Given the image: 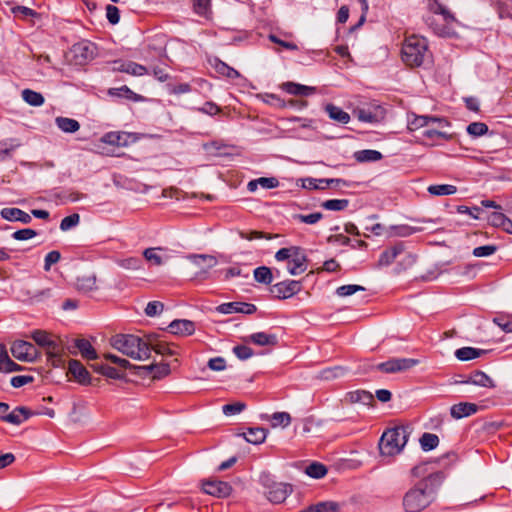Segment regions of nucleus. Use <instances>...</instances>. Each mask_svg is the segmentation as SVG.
<instances>
[{
  "instance_id": "nucleus-8",
  "label": "nucleus",
  "mask_w": 512,
  "mask_h": 512,
  "mask_svg": "<svg viewBox=\"0 0 512 512\" xmlns=\"http://www.w3.org/2000/svg\"><path fill=\"white\" fill-rule=\"evenodd\" d=\"M419 363L417 359L412 358H392L374 366L377 370L384 373H396L406 371Z\"/></svg>"
},
{
  "instance_id": "nucleus-30",
  "label": "nucleus",
  "mask_w": 512,
  "mask_h": 512,
  "mask_svg": "<svg viewBox=\"0 0 512 512\" xmlns=\"http://www.w3.org/2000/svg\"><path fill=\"white\" fill-rule=\"evenodd\" d=\"M488 351L484 349H478L474 347H462L455 351V357L460 361H469L478 358Z\"/></svg>"
},
{
  "instance_id": "nucleus-14",
  "label": "nucleus",
  "mask_w": 512,
  "mask_h": 512,
  "mask_svg": "<svg viewBox=\"0 0 512 512\" xmlns=\"http://www.w3.org/2000/svg\"><path fill=\"white\" fill-rule=\"evenodd\" d=\"M438 124L440 128L448 127L449 122L440 117L436 116H414L412 120L409 121L408 127L410 130H417L420 128L429 127L430 125Z\"/></svg>"
},
{
  "instance_id": "nucleus-36",
  "label": "nucleus",
  "mask_w": 512,
  "mask_h": 512,
  "mask_svg": "<svg viewBox=\"0 0 512 512\" xmlns=\"http://www.w3.org/2000/svg\"><path fill=\"white\" fill-rule=\"evenodd\" d=\"M422 230V227H412L405 224L395 225L390 227V235L396 237H408Z\"/></svg>"
},
{
  "instance_id": "nucleus-35",
  "label": "nucleus",
  "mask_w": 512,
  "mask_h": 512,
  "mask_svg": "<svg viewBox=\"0 0 512 512\" xmlns=\"http://www.w3.org/2000/svg\"><path fill=\"white\" fill-rule=\"evenodd\" d=\"M148 340L149 341L146 342V341H144L141 338V345H139L138 348L136 349L132 359H135V360H146V359L150 358L151 351L153 350L152 349V344H153V337H152V335H150L148 337Z\"/></svg>"
},
{
  "instance_id": "nucleus-17",
  "label": "nucleus",
  "mask_w": 512,
  "mask_h": 512,
  "mask_svg": "<svg viewBox=\"0 0 512 512\" xmlns=\"http://www.w3.org/2000/svg\"><path fill=\"white\" fill-rule=\"evenodd\" d=\"M307 256L302 248L288 261L287 270L291 275H299L307 269Z\"/></svg>"
},
{
  "instance_id": "nucleus-29",
  "label": "nucleus",
  "mask_w": 512,
  "mask_h": 512,
  "mask_svg": "<svg viewBox=\"0 0 512 512\" xmlns=\"http://www.w3.org/2000/svg\"><path fill=\"white\" fill-rule=\"evenodd\" d=\"M341 506L338 502L323 501L309 505L298 512H340Z\"/></svg>"
},
{
  "instance_id": "nucleus-33",
  "label": "nucleus",
  "mask_w": 512,
  "mask_h": 512,
  "mask_svg": "<svg viewBox=\"0 0 512 512\" xmlns=\"http://www.w3.org/2000/svg\"><path fill=\"white\" fill-rule=\"evenodd\" d=\"M55 123L65 133H75L80 129V123L72 118L59 116L55 119Z\"/></svg>"
},
{
  "instance_id": "nucleus-60",
  "label": "nucleus",
  "mask_w": 512,
  "mask_h": 512,
  "mask_svg": "<svg viewBox=\"0 0 512 512\" xmlns=\"http://www.w3.org/2000/svg\"><path fill=\"white\" fill-rule=\"evenodd\" d=\"M323 218V214L321 212H314L309 215L303 214H295L293 215V219L298 220L305 224H315Z\"/></svg>"
},
{
  "instance_id": "nucleus-18",
  "label": "nucleus",
  "mask_w": 512,
  "mask_h": 512,
  "mask_svg": "<svg viewBox=\"0 0 512 512\" xmlns=\"http://www.w3.org/2000/svg\"><path fill=\"white\" fill-rule=\"evenodd\" d=\"M479 410V406L470 402H460L458 404H454L450 408V415L454 419H462L464 417L471 416L477 413Z\"/></svg>"
},
{
  "instance_id": "nucleus-58",
  "label": "nucleus",
  "mask_w": 512,
  "mask_h": 512,
  "mask_svg": "<svg viewBox=\"0 0 512 512\" xmlns=\"http://www.w3.org/2000/svg\"><path fill=\"white\" fill-rule=\"evenodd\" d=\"M80 222V215L73 213L69 216L64 217L60 223V229L62 231H68L71 228L76 227Z\"/></svg>"
},
{
  "instance_id": "nucleus-62",
  "label": "nucleus",
  "mask_w": 512,
  "mask_h": 512,
  "mask_svg": "<svg viewBox=\"0 0 512 512\" xmlns=\"http://www.w3.org/2000/svg\"><path fill=\"white\" fill-rule=\"evenodd\" d=\"M498 250V246L490 244L479 246L473 249L472 254L475 257H488L493 255Z\"/></svg>"
},
{
  "instance_id": "nucleus-32",
  "label": "nucleus",
  "mask_w": 512,
  "mask_h": 512,
  "mask_svg": "<svg viewBox=\"0 0 512 512\" xmlns=\"http://www.w3.org/2000/svg\"><path fill=\"white\" fill-rule=\"evenodd\" d=\"M267 431L264 428L256 427L249 428L246 433H243V437L248 443L257 445L265 441Z\"/></svg>"
},
{
  "instance_id": "nucleus-34",
  "label": "nucleus",
  "mask_w": 512,
  "mask_h": 512,
  "mask_svg": "<svg viewBox=\"0 0 512 512\" xmlns=\"http://www.w3.org/2000/svg\"><path fill=\"white\" fill-rule=\"evenodd\" d=\"M262 418L269 420L273 428L278 426L285 428L291 423V416L287 412H275L271 416L265 415Z\"/></svg>"
},
{
  "instance_id": "nucleus-16",
  "label": "nucleus",
  "mask_w": 512,
  "mask_h": 512,
  "mask_svg": "<svg viewBox=\"0 0 512 512\" xmlns=\"http://www.w3.org/2000/svg\"><path fill=\"white\" fill-rule=\"evenodd\" d=\"M75 288L82 294H90L98 290L95 273L83 274L76 278Z\"/></svg>"
},
{
  "instance_id": "nucleus-6",
  "label": "nucleus",
  "mask_w": 512,
  "mask_h": 512,
  "mask_svg": "<svg viewBox=\"0 0 512 512\" xmlns=\"http://www.w3.org/2000/svg\"><path fill=\"white\" fill-rule=\"evenodd\" d=\"M71 61L75 65H84L91 61L95 55V46L87 41L76 43L72 46L71 50Z\"/></svg>"
},
{
  "instance_id": "nucleus-4",
  "label": "nucleus",
  "mask_w": 512,
  "mask_h": 512,
  "mask_svg": "<svg viewBox=\"0 0 512 512\" xmlns=\"http://www.w3.org/2000/svg\"><path fill=\"white\" fill-rule=\"evenodd\" d=\"M262 487L265 489L267 499L275 504L285 501L293 491L292 485L276 482L269 473H262L259 477Z\"/></svg>"
},
{
  "instance_id": "nucleus-3",
  "label": "nucleus",
  "mask_w": 512,
  "mask_h": 512,
  "mask_svg": "<svg viewBox=\"0 0 512 512\" xmlns=\"http://www.w3.org/2000/svg\"><path fill=\"white\" fill-rule=\"evenodd\" d=\"M434 500L425 490L424 483H416L403 496V508L406 512H420Z\"/></svg>"
},
{
  "instance_id": "nucleus-26",
  "label": "nucleus",
  "mask_w": 512,
  "mask_h": 512,
  "mask_svg": "<svg viewBox=\"0 0 512 512\" xmlns=\"http://www.w3.org/2000/svg\"><path fill=\"white\" fill-rule=\"evenodd\" d=\"M445 478V475L443 472L438 471L435 473L430 474L425 479L419 481L418 483H424L425 490L429 492L431 497H434L436 491L441 486Z\"/></svg>"
},
{
  "instance_id": "nucleus-38",
  "label": "nucleus",
  "mask_w": 512,
  "mask_h": 512,
  "mask_svg": "<svg viewBox=\"0 0 512 512\" xmlns=\"http://www.w3.org/2000/svg\"><path fill=\"white\" fill-rule=\"evenodd\" d=\"M355 159L360 162H375L382 159V154L377 150L365 149L354 154Z\"/></svg>"
},
{
  "instance_id": "nucleus-50",
  "label": "nucleus",
  "mask_w": 512,
  "mask_h": 512,
  "mask_svg": "<svg viewBox=\"0 0 512 512\" xmlns=\"http://www.w3.org/2000/svg\"><path fill=\"white\" fill-rule=\"evenodd\" d=\"M430 10L434 14L442 15L445 22H447V23L455 21L454 15L445 6L438 3L436 0H434L433 4H430Z\"/></svg>"
},
{
  "instance_id": "nucleus-43",
  "label": "nucleus",
  "mask_w": 512,
  "mask_h": 512,
  "mask_svg": "<svg viewBox=\"0 0 512 512\" xmlns=\"http://www.w3.org/2000/svg\"><path fill=\"white\" fill-rule=\"evenodd\" d=\"M427 190L431 195L445 196L455 194L457 192V187L450 184H438L430 185Z\"/></svg>"
},
{
  "instance_id": "nucleus-22",
  "label": "nucleus",
  "mask_w": 512,
  "mask_h": 512,
  "mask_svg": "<svg viewBox=\"0 0 512 512\" xmlns=\"http://www.w3.org/2000/svg\"><path fill=\"white\" fill-rule=\"evenodd\" d=\"M0 215L3 219L10 222H21L23 224H29L32 221L31 215L19 208H3L0 211Z\"/></svg>"
},
{
  "instance_id": "nucleus-20",
  "label": "nucleus",
  "mask_w": 512,
  "mask_h": 512,
  "mask_svg": "<svg viewBox=\"0 0 512 512\" xmlns=\"http://www.w3.org/2000/svg\"><path fill=\"white\" fill-rule=\"evenodd\" d=\"M405 246L403 242H399L394 246L384 250L379 257L377 265L379 267L389 266L394 262L396 257L404 252Z\"/></svg>"
},
{
  "instance_id": "nucleus-64",
  "label": "nucleus",
  "mask_w": 512,
  "mask_h": 512,
  "mask_svg": "<svg viewBox=\"0 0 512 512\" xmlns=\"http://www.w3.org/2000/svg\"><path fill=\"white\" fill-rule=\"evenodd\" d=\"M364 290H365V288L363 286L349 284V285H343V286L338 287L336 290V294L340 297H346V296L353 295L354 293H356L358 291H364Z\"/></svg>"
},
{
  "instance_id": "nucleus-51",
  "label": "nucleus",
  "mask_w": 512,
  "mask_h": 512,
  "mask_svg": "<svg viewBox=\"0 0 512 512\" xmlns=\"http://www.w3.org/2000/svg\"><path fill=\"white\" fill-rule=\"evenodd\" d=\"M162 250L163 248L161 247L147 248L143 251V256L148 262H151L156 266H160L162 265L163 260L162 257L157 253V251Z\"/></svg>"
},
{
  "instance_id": "nucleus-19",
  "label": "nucleus",
  "mask_w": 512,
  "mask_h": 512,
  "mask_svg": "<svg viewBox=\"0 0 512 512\" xmlns=\"http://www.w3.org/2000/svg\"><path fill=\"white\" fill-rule=\"evenodd\" d=\"M168 329L175 335L190 336L195 332V323L191 320L176 319L169 324Z\"/></svg>"
},
{
  "instance_id": "nucleus-63",
  "label": "nucleus",
  "mask_w": 512,
  "mask_h": 512,
  "mask_svg": "<svg viewBox=\"0 0 512 512\" xmlns=\"http://www.w3.org/2000/svg\"><path fill=\"white\" fill-rule=\"evenodd\" d=\"M148 70L145 66L133 61H127L126 73L132 76H143L147 74Z\"/></svg>"
},
{
  "instance_id": "nucleus-24",
  "label": "nucleus",
  "mask_w": 512,
  "mask_h": 512,
  "mask_svg": "<svg viewBox=\"0 0 512 512\" xmlns=\"http://www.w3.org/2000/svg\"><path fill=\"white\" fill-rule=\"evenodd\" d=\"M462 384H473L485 388H495L494 380L483 371H475L467 380L460 381Z\"/></svg>"
},
{
  "instance_id": "nucleus-25",
  "label": "nucleus",
  "mask_w": 512,
  "mask_h": 512,
  "mask_svg": "<svg viewBox=\"0 0 512 512\" xmlns=\"http://www.w3.org/2000/svg\"><path fill=\"white\" fill-rule=\"evenodd\" d=\"M345 401L350 404L361 403L363 405H371L374 402V397L369 391L355 390L346 393Z\"/></svg>"
},
{
  "instance_id": "nucleus-44",
  "label": "nucleus",
  "mask_w": 512,
  "mask_h": 512,
  "mask_svg": "<svg viewBox=\"0 0 512 512\" xmlns=\"http://www.w3.org/2000/svg\"><path fill=\"white\" fill-rule=\"evenodd\" d=\"M193 11L202 17L208 18L211 11V0H192Z\"/></svg>"
},
{
  "instance_id": "nucleus-42",
  "label": "nucleus",
  "mask_w": 512,
  "mask_h": 512,
  "mask_svg": "<svg viewBox=\"0 0 512 512\" xmlns=\"http://www.w3.org/2000/svg\"><path fill=\"white\" fill-rule=\"evenodd\" d=\"M22 98L26 103L35 107L41 106L45 101L41 93L31 89H24L22 91Z\"/></svg>"
},
{
  "instance_id": "nucleus-41",
  "label": "nucleus",
  "mask_w": 512,
  "mask_h": 512,
  "mask_svg": "<svg viewBox=\"0 0 512 512\" xmlns=\"http://www.w3.org/2000/svg\"><path fill=\"white\" fill-rule=\"evenodd\" d=\"M444 128H440L438 124L430 125L429 127H426L425 130L422 132V136L431 140L436 139H448L450 135L443 130Z\"/></svg>"
},
{
  "instance_id": "nucleus-2",
  "label": "nucleus",
  "mask_w": 512,
  "mask_h": 512,
  "mask_svg": "<svg viewBox=\"0 0 512 512\" xmlns=\"http://www.w3.org/2000/svg\"><path fill=\"white\" fill-rule=\"evenodd\" d=\"M428 57V43L423 37H407L402 46V60L410 67L421 66Z\"/></svg>"
},
{
  "instance_id": "nucleus-31",
  "label": "nucleus",
  "mask_w": 512,
  "mask_h": 512,
  "mask_svg": "<svg viewBox=\"0 0 512 512\" xmlns=\"http://www.w3.org/2000/svg\"><path fill=\"white\" fill-rule=\"evenodd\" d=\"M325 111L332 120L338 123L347 124L350 121V115L334 104H327L325 106Z\"/></svg>"
},
{
  "instance_id": "nucleus-7",
  "label": "nucleus",
  "mask_w": 512,
  "mask_h": 512,
  "mask_svg": "<svg viewBox=\"0 0 512 512\" xmlns=\"http://www.w3.org/2000/svg\"><path fill=\"white\" fill-rule=\"evenodd\" d=\"M11 353L16 359L26 362H34L39 356L36 347L24 340L15 341L11 346Z\"/></svg>"
},
{
  "instance_id": "nucleus-15",
  "label": "nucleus",
  "mask_w": 512,
  "mask_h": 512,
  "mask_svg": "<svg viewBox=\"0 0 512 512\" xmlns=\"http://www.w3.org/2000/svg\"><path fill=\"white\" fill-rule=\"evenodd\" d=\"M216 310L222 314L242 313L250 315L256 312L257 307L246 302H228L219 305Z\"/></svg>"
},
{
  "instance_id": "nucleus-40",
  "label": "nucleus",
  "mask_w": 512,
  "mask_h": 512,
  "mask_svg": "<svg viewBox=\"0 0 512 512\" xmlns=\"http://www.w3.org/2000/svg\"><path fill=\"white\" fill-rule=\"evenodd\" d=\"M213 66L219 74L226 76L227 78L236 79L240 77V73L237 70L217 58L215 59Z\"/></svg>"
},
{
  "instance_id": "nucleus-12",
  "label": "nucleus",
  "mask_w": 512,
  "mask_h": 512,
  "mask_svg": "<svg viewBox=\"0 0 512 512\" xmlns=\"http://www.w3.org/2000/svg\"><path fill=\"white\" fill-rule=\"evenodd\" d=\"M67 375H70L80 385H90L92 378L84 365L75 359H71L68 363Z\"/></svg>"
},
{
  "instance_id": "nucleus-56",
  "label": "nucleus",
  "mask_w": 512,
  "mask_h": 512,
  "mask_svg": "<svg viewBox=\"0 0 512 512\" xmlns=\"http://www.w3.org/2000/svg\"><path fill=\"white\" fill-rule=\"evenodd\" d=\"M117 264L128 270H138L142 268V260L137 257H129L117 261Z\"/></svg>"
},
{
  "instance_id": "nucleus-57",
  "label": "nucleus",
  "mask_w": 512,
  "mask_h": 512,
  "mask_svg": "<svg viewBox=\"0 0 512 512\" xmlns=\"http://www.w3.org/2000/svg\"><path fill=\"white\" fill-rule=\"evenodd\" d=\"M302 187L309 190H324L326 188L325 179L305 178L302 180Z\"/></svg>"
},
{
  "instance_id": "nucleus-55",
  "label": "nucleus",
  "mask_w": 512,
  "mask_h": 512,
  "mask_svg": "<svg viewBox=\"0 0 512 512\" xmlns=\"http://www.w3.org/2000/svg\"><path fill=\"white\" fill-rule=\"evenodd\" d=\"M245 409L246 404L244 402H234L224 405L222 407V412L226 416H233L243 412Z\"/></svg>"
},
{
  "instance_id": "nucleus-39",
  "label": "nucleus",
  "mask_w": 512,
  "mask_h": 512,
  "mask_svg": "<svg viewBox=\"0 0 512 512\" xmlns=\"http://www.w3.org/2000/svg\"><path fill=\"white\" fill-rule=\"evenodd\" d=\"M421 449L425 452L435 449L439 444V437L436 434L425 432L419 439Z\"/></svg>"
},
{
  "instance_id": "nucleus-10",
  "label": "nucleus",
  "mask_w": 512,
  "mask_h": 512,
  "mask_svg": "<svg viewBox=\"0 0 512 512\" xmlns=\"http://www.w3.org/2000/svg\"><path fill=\"white\" fill-rule=\"evenodd\" d=\"M353 114L359 121L371 124L379 123L385 117L384 109L378 105H367L362 108H357L353 111Z\"/></svg>"
},
{
  "instance_id": "nucleus-48",
  "label": "nucleus",
  "mask_w": 512,
  "mask_h": 512,
  "mask_svg": "<svg viewBox=\"0 0 512 512\" xmlns=\"http://www.w3.org/2000/svg\"><path fill=\"white\" fill-rule=\"evenodd\" d=\"M345 373H346V369L344 367L335 366V367L323 369L320 372L319 377L324 380H333V379L340 378V377L344 376Z\"/></svg>"
},
{
  "instance_id": "nucleus-28",
  "label": "nucleus",
  "mask_w": 512,
  "mask_h": 512,
  "mask_svg": "<svg viewBox=\"0 0 512 512\" xmlns=\"http://www.w3.org/2000/svg\"><path fill=\"white\" fill-rule=\"evenodd\" d=\"M74 344L83 358L87 360H96L98 358V353L87 339L77 338L74 340Z\"/></svg>"
},
{
  "instance_id": "nucleus-46",
  "label": "nucleus",
  "mask_w": 512,
  "mask_h": 512,
  "mask_svg": "<svg viewBox=\"0 0 512 512\" xmlns=\"http://www.w3.org/2000/svg\"><path fill=\"white\" fill-rule=\"evenodd\" d=\"M349 205L348 199H329L321 203V207L330 211H342Z\"/></svg>"
},
{
  "instance_id": "nucleus-53",
  "label": "nucleus",
  "mask_w": 512,
  "mask_h": 512,
  "mask_svg": "<svg viewBox=\"0 0 512 512\" xmlns=\"http://www.w3.org/2000/svg\"><path fill=\"white\" fill-rule=\"evenodd\" d=\"M467 133L473 137H480L488 132V126L483 122H472L467 126Z\"/></svg>"
},
{
  "instance_id": "nucleus-47",
  "label": "nucleus",
  "mask_w": 512,
  "mask_h": 512,
  "mask_svg": "<svg viewBox=\"0 0 512 512\" xmlns=\"http://www.w3.org/2000/svg\"><path fill=\"white\" fill-rule=\"evenodd\" d=\"M109 95L125 97L129 100L138 101L141 97L133 92L128 86L124 85L120 88H110L108 91Z\"/></svg>"
},
{
  "instance_id": "nucleus-54",
  "label": "nucleus",
  "mask_w": 512,
  "mask_h": 512,
  "mask_svg": "<svg viewBox=\"0 0 512 512\" xmlns=\"http://www.w3.org/2000/svg\"><path fill=\"white\" fill-rule=\"evenodd\" d=\"M417 260V256L412 253L406 254L403 259L397 264L395 267V272L397 274L401 273L402 271H405L406 269L411 268Z\"/></svg>"
},
{
  "instance_id": "nucleus-1",
  "label": "nucleus",
  "mask_w": 512,
  "mask_h": 512,
  "mask_svg": "<svg viewBox=\"0 0 512 512\" xmlns=\"http://www.w3.org/2000/svg\"><path fill=\"white\" fill-rule=\"evenodd\" d=\"M412 429L409 425L387 428L380 437L378 447L382 457H395L405 448Z\"/></svg>"
},
{
  "instance_id": "nucleus-59",
  "label": "nucleus",
  "mask_w": 512,
  "mask_h": 512,
  "mask_svg": "<svg viewBox=\"0 0 512 512\" xmlns=\"http://www.w3.org/2000/svg\"><path fill=\"white\" fill-rule=\"evenodd\" d=\"M301 247L299 246H291L288 248H281L275 254V259L277 261H285L290 260L297 251H299Z\"/></svg>"
},
{
  "instance_id": "nucleus-5",
  "label": "nucleus",
  "mask_w": 512,
  "mask_h": 512,
  "mask_svg": "<svg viewBox=\"0 0 512 512\" xmlns=\"http://www.w3.org/2000/svg\"><path fill=\"white\" fill-rule=\"evenodd\" d=\"M111 345L124 355L132 358L139 345L141 338L131 334H118L111 338Z\"/></svg>"
},
{
  "instance_id": "nucleus-27",
  "label": "nucleus",
  "mask_w": 512,
  "mask_h": 512,
  "mask_svg": "<svg viewBox=\"0 0 512 512\" xmlns=\"http://www.w3.org/2000/svg\"><path fill=\"white\" fill-rule=\"evenodd\" d=\"M281 87L285 92L296 96H310L316 91L315 87L306 86L290 81L283 83Z\"/></svg>"
},
{
  "instance_id": "nucleus-9",
  "label": "nucleus",
  "mask_w": 512,
  "mask_h": 512,
  "mask_svg": "<svg viewBox=\"0 0 512 512\" xmlns=\"http://www.w3.org/2000/svg\"><path fill=\"white\" fill-rule=\"evenodd\" d=\"M302 286L299 281L296 280H286L278 282L272 286H270V293L277 299L283 300L288 299L295 294L299 293Z\"/></svg>"
},
{
  "instance_id": "nucleus-21",
  "label": "nucleus",
  "mask_w": 512,
  "mask_h": 512,
  "mask_svg": "<svg viewBox=\"0 0 512 512\" xmlns=\"http://www.w3.org/2000/svg\"><path fill=\"white\" fill-rule=\"evenodd\" d=\"M31 337L39 346L46 348L47 353H56L58 351L59 343L52 340L46 331L35 330L32 332Z\"/></svg>"
},
{
  "instance_id": "nucleus-45",
  "label": "nucleus",
  "mask_w": 512,
  "mask_h": 512,
  "mask_svg": "<svg viewBox=\"0 0 512 512\" xmlns=\"http://www.w3.org/2000/svg\"><path fill=\"white\" fill-rule=\"evenodd\" d=\"M305 473L314 479H320L327 474V468L324 464L313 462L305 468Z\"/></svg>"
},
{
  "instance_id": "nucleus-11",
  "label": "nucleus",
  "mask_w": 512,
  "mask_h": 512,
  "mask_svg": "<svg viewBox=\"0 0 512 512\" xmlns=\"http://www.w3.org/2000/svg\"><path fill=\"white\" fill-rule=\"evenodd\" d=\"M52 296L53 290L51 288L32 291L27 287H21L18 291V299L29 305L44 302Z\"/></svg>"
},
{
  "instance_id": "nucleus-49",
  "label": "nucleus",
  "mask_w": 512,
  "mask_h": 512,
  "mask_svg": "<svg viewBox=\"0 0 512 512\" xmlns=\"http://www.w3.org/2000/svg\"><path fill=\"white\" fill-rule=\"evenodd\" d=\"M126 136V133L120 132H108L102 137V142L109 145H117L122 146L125 145V140L123 138Z\"/></svg>"
},
{
  "instance_id": "nucleus-37",
  "label": "nucleus",
  "mask_w": 512,
  "mask_h": 512,
  "mask_svg": "<svg viewBox=\"0 0 512 512\" xmlns=\"http://www.w3.org/2000/svg\"><path fill=\"white\" fill-rule=\"evenodd\" d=\"M253 275H254L255 281H257L258 283L266 284V285H270L274 278V274H273L272 270L267 266L257 267L254 270Z\"/></svg>"
},
{
  "instance_id": "nucleus-61",
  "label": "nucleus",
  "mask_w": 512,
  "mask_h": 512,
  "mask_svg": "<svg viewBox=\"0 0 512 512\" xmlns=\"http://www.w3.org/2000/svg\"><path fill=\"white\" fill-rule=\"evenodd\" d=\"M171 372L170 365L168 363H154V369L152 372V378L155 380L162 379L168 376Z\"/></svg>"
},
{
  "instance_id": "nucleus-23",
  "label": "nucleus",
  "mask_w": 512,
  "mask_h": 512,
  "mask_svg": "<svg viewBox=\"0 0 512 512\" xmlns=\"http://www.w3.org/2000/svg\"><path fill=\"white\" fill-rule=\"evenodd\" d=\"M245 342H252L258 346H276L278 344V338L275 334H269L266 332H256L248 337L244 338Z\"/></svg>"
},
{
  "instance_id": "nucleus-13",
  "label": "nucleus",
  "mask_w": 512,
  "mask_h": 512,
  "mask_svg": "<svg viewBox=\"0 0 512 512\" xmlns=\"http://www.w3.org/2000/svg\"><path fill=\"white\" fill-rule=\"evenodd\" d=\"M202 489L205 493L223 498L227 497L232 492V487L228 482L220 481V480H206L202 483Z\"/></svg>"
},
{
  "instance_id": "nucleus-52",
  "label": "nucleus",
  "mask_w": 512,
  "mask_h": 512,
  "mask_svg": "<svg viewBox=\"0 0 512 512\" xmlns=\"http://www.w3.org/2000/svg\"><path fill=\"white\" fill-rule=\"evenodd\" d=\"M194 264L200 265L201 262L207 263L208 268H212L217 264V259L207 254H191L188 256Z\"/></svg>"
}]
</instances>
